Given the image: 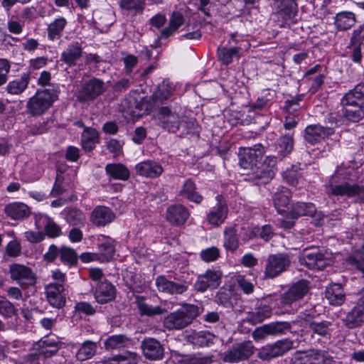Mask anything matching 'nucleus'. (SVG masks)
Masks as SVG:
<instances>
[{
	"instance_id": "18",
	"label": "nucleus",
	"mask_w": 364,
	"mask_h": 364,
	"mask_svg": "<svg viewBox=\"0 0 364 364\" xmlns=\"http://www.w3.org/2000/svg\"><path fill=\"white\" fill-rule=\"evenodd\" d=\"M217 203L208 213L206 220L213 226H219L224 223L228 213L226 200L221 195L216 196Z\"/></svg>"
},
{
	"instance_id": "4",
	"label": "nucleus",
	"mask_w": 364,
	"mask_h": 364,
	"mask_svg": "<svg viewBox=\"0 0 364 364\" xmlns=\"http://www.w3.org/2000/svg\"><path fill=\"white\" fill-rule=\"evenodd\" d=\"M57 95L53 90H38L27 102L26 111L33 117L42 115L51 107Z\"/></svg>"
},
{
	"instance_id": "48",
	"label": "nucleus",
	"mask_w": 364,
	"mask_h": 364,
	"mask_svg": "<svg viewBox=\"0 0 364 364\" xmlns=\"http://www.w3.org/2000/svg\"><path fill=\"white\" fill-rule=\"evenodd\" d=\"M326 298L331 305L339 306L345 301V294L340 284H334L326 290Z\"/></svg>"
},
{
	"instance_id": "11",
	"label": "nucleus",
	"mask_w": 364,
	"mask_h": 364,
	"mask_svg": "<svg viewBox=\"0 0 364 364\" xmlns=\"http://www.w3.org/2000/svg\"><path fill=\"white\" fill-rule=\"evenodd\" d=\"M254 349L255 347L250 341L235 343L223 353V360L234 363L247 360L254 353Z\"/></svg>"
},
{
	"instance_id": "29",
	"label": "nucleus",
	"mask_w": 364,
	"mask_h": 364,
	"mask_svg": "<svg viewBox=\"0 0 364 364\" xmlns=\"http://www.w3.org/2000/svg\"><path fill=\"white\" fill-rule=\"evenodd\" d=\"M312 337L318 336L323 339H330L334 331L332 322L327 320L311 321L309 328Z\"/></svg>"
},
{
	"instance_id": "50",
	"label": "nucleus",
	"mask_w": 364,
	"mask_h": 364,
	"mask_svg": "<svg viewBox=\"0 0 364 364\" xmlns=\"http://www.w3.org/2000/svg\"><path fill=\"white\" fill-rule=\"evenodd\" d=\"M355 23V14L350 11H342L337 14L335 16L336 26L341 31L349 29Z\"/></svg>"
},
{
	"instance_id": "15",
	"label": "nucleus",
	"mask_w": 364,
	"mask_h": 364,
	"mask_svg": "<svg viewBox=\"0 0 364 364\" xmlns=\"http://www.w3.org/2000/svg\"><path fill=\"white\" fill-rule=\"evenodd\" d=\"M335 132L333 127L319 124L308 125L304 129V138L306 143L315 145L324 141Z\"/></svg>"
},
{
	"instance_id": "5",
	"label": "nucleus",
	"mask_w": 364,
	"mask_h": 364,
	"mask_svg": "<svg viewBox=\"0 0 364 364\" xmlns=\"http://www.w3.org/2000/svg\"><path fill=\"white\" fill-rule=\"evenodd\" d=\"M156 287L159 291L171 294L181 295L188 291L190 283L178 274L160 275L156 278Z\"/></svg>"
},
{
	"instance_id": "51",
	"label": "nucleus",
	"mask_w": 364,
	"mask_h": 364,
	"mask_svg": "<svg viewBox=\"0 0 364 364\" xmlns=\"http://www.w3.org/2000/svg\"><path fill=\"white\" fill-rule=\"evenodd\" d=\"M66 24L67 21L65 18H55L48 26V38L51 41L60 39Z\"/></svg>"
},
{
	"instance_id": "59",
	"label": "nucleus",
	"mask_w": 364,
	"mask_h": 364,
	"mask_svg": "<svg viewBox=\"0 0 364 364\" xmlns=\"http://www.w3.org/2000/svg\"><path fill=\"white\" fill-rule=\"evenodd\" d=\"M283 179L290 186H296L299 183L300 173L296 167L287 168L282 173Z\"/></svg>"
},
{
	"instance_id": "55",
	"label": "nucleus",
	"mask_w": 364,
	"mask_h": 364,
	"mask_svg": "<svg viewBox=\"0 0 364 364\" xmlns=\"http://www.w3.org/2000/svg\"><path fill=\"white\" fill-rule=\"evenodd\" d=\"M60 259L64 264L71 267L77 264L78 255L73 249L63 247L60 249Z\"/></svg>"
},
{
	"instance_id": "37",
	"label": "nucleus",
	"mask_w": 364,
	"mask_h": 364,
	"mask_svg": "<svg viewBox=\"0 0 364 364\" xmlns=\"http://www.w3.org/2000/svg\"><path fill=\"white\" fill-rule=\"evenodd\" d=\"M216 336L208 331L193 332L188 336V341L195 346H210L215 343Z\"/></svg>"
},
{
	"instance_id": "1",
	"label": "nucleus",
	"mask_w": 364,
	"mask_h": 364,
	"mask_svg": "<svg viewBox=\"0 0 364 364\" xmlns=\"http://www.w3.org/2000/svg\"><path fill=\"white\" fill-rule=\"evenodd\" d=\"M199 309L193 304H185L178 310L169 314L164 320V326L168 330H181L196 318Z\"/></svg>"
},
{
	"instance_id": "16",
	"label": "nucleus",
	"mask_w": 364,
	"mask_h": 364,
	"mask_svg": "<svg viewBox=\"0 0 364 364\" xmlns=\"http://www.w3.org/2000/svg\"><path fill=\"white\" fill-rule=\"evenodd\" d=\"M11 278L17 281L23 289L33 287L36 283V279L32 270L24 265L14 264L10 266Z\"/></svg>"
},
{
	"instance_id": "58",
	"label": "nucleus",
	"mask_w": 364,
	"mask_h": 364,
	"mask_svg": "<svg viewBox=\"0 0 364 364\" xmlns=\"http://www.w3.org/2000/svg\"><path fill=\"white\" fill-rule=\"evenodd\" d=\"M348 262L364 274V245L349 257Z\"/></svg>"
},
{
	"instance_id": "43",
	"label": "nucleus",
	"mask_w": 364,
	"mask_h": 364,
	"mask_svg": "<svg viewBox=\"0 0 364 364\" xmlns=\"http://www.w3.org/2000/svg\"><path fill=\"white\" fill-rule=\"evenodd\" d=\"M294 148L293 133H289L280 136L277 140L276 150L278 156L283 159L291 154Z\"/></svg>"
},
{
	"instance_id": "24",
	"label": "nucleus",
	"mask_w": 364,
	"mask_h": 364,
	"mask_svg": "<svg viewBox=\"0 0 364 364\" xmlns=\"http://www.w3.org/2000/svg\"><path fill=\"white\" fill-rule=\"evenodd\" d=\"M166 220L172 225H183L188 219V209L181 204H174L168 206L166 213Z\"/></svg>"
},
{
	"instance_id": "6",
	"label": "nucleus",
	"mask_w": 364,
	"mask_h": 364,
	"mask_svg": "<svg viewBox=\"0 0 364 364\" xmlns=\"http://www.w3.org/2000/svg\"><path fill=\"white\" fill-rule=\"evenodd\" d=\"M289 364H336L326 352L316 349L297 350L291 357Z\"/></svg>"
},
{
	"instance_id": "20",
	"label": "nucleus",
	"mask_w": 364,
	"mask_h": 364,
	"mask_svg": "<svg viewBox=\"0 0 364 364\" xmlns=\"http://www.w3.org/2000/svg\"><path fill=\"white\" fill-rule=\"evenodd\" d=\"M275 14L284 21L292 20L298 12V6L294 0H272V5Z\"/></svg>"
},
{
	"instance_id": "42",
	"label": "nucleus",
	"mask_w": 364,
	"mask_h": 364,
	"mask_svg": "<svg viewBox=\"0 0 364 364\" xmlns=\"http://www.w3.org/2000/svg\"><path fill=\"white\" fill-rule=\"evenodd\" d=\"M132 346H133V340L124 334L111 336L105 341L106 350L129 348Z\"/></svg>"
},
{
	"instance_id": "14",
	"label": "nucleus",
	"mask_w": 364,
	"mask_h": 364,
	"mask_svg": "<svg viewBox=\"0 0 364 364\" xmlns=\"http://www.w3.org/2000/svg\"><path fill=\"white\" fill-rule=\"evenodd\" d=\"M293 348V342L289 339H281L272 344L263 347L259 353V358L263 360L282 356Z\"/></svg>"
},
{
	"instance_id": "39",
	"label": "nucleus",
	"mask_w": 364,
	"mask_h": 364,
	"mask_svg": "<svg viewBox=\"0 0 364 364\" xmlns=\"http://www.w3.org/2000/svg\"><path fill=\"white\" fill-rule=\"evenodd\" d=\"M272 315V309L267 304L260 303L255 309L248 312L246 320L252 324H257L262 322Z\"/></svg>"
},
{
	"instance_id": "46",
	"label": "nucleus",
	"mask_w": 364,
	"mask_h": 364,
	"mask_svg": "<svg viewBox=\"0 0 364 364\" xmlns=\"http://www.w3.org/2000/svg\"><path fill=\"white\" fill-rule=\"evenodd\" d=\"M240 50L241 48L237 46H220L217 50L218 58L223 65H228L233 62L235 58L240 57Z\"/></svg>"
},
{
	"instance_id": "61",
	"label": "nucleus",
	"mask_w": 364,
	"mask_h": 364,
	"mask_svg": "<svg viewBox=\"0 0 364 364\" xmlns=\"http://www.w3.org/2000/svg\"><path fill=\"white\" fill-rule=\"evenodd\" d=\"M200 255L201 259L206 262H213L220 257V250L216 247H208L202 250Z\"/></svg>"
},
{
	"instance_id": "26",
	"label": "nucleus",
	"mask_w": 364,
	"mask_h": 364,
	"mask_svg": "<svg viewBox=\"0 0 364 364\" xmlns=\"http://www.w3.org/2000/svg\"><path fill=\"white\" fill-rule=\"evenodd\" d=\"M183 23L184 17L181 13L178 11L172 12L169 18L168 26L161 31L160 35L159 36L157 40L155 41L154 45L153 46L154 48L159 47V41L161 39L168 38L183 24Z\"/></svg>"
},
{
	"instance_id": "21",
	"label": "nucleus",
	"mask_w": 364,
	"mask_h": 364,
	"mask_svg": "<svg viewBox=\"0 0 364 364\" xmlns=\"http://www.w3.org/2000/svg\"><path fill=\"white\" fill-rule=\"evenodd\" d=\"M63 284L50 283L46 287L48 303L54 308L61 309L65 304V294Z\"/></svg>"
},
{
	"instance_id": "17",
	"label": "nucleus",
	"mask_w": 364,
	"mask_h": 364,
	"mask_svg": "<svg viewBox=\"0 0 364 364\" xmlns=\"http://www.w3.org/2000/svg\"><path fill=\"white\" fill-rule=\"evenodd\" d=\"M143 355L149 360H160L164 357V348L156 338H145L141 343Z\"/></svg>"
},
{
	"instance_id": "8",
	"label": "nucleus",
	"mask_w": 364,
	"mask_h": 364,
	"mask_svg": "<svg viewBox=\"0 0 364 364\" xmlns=\"http://www.w3.org/2000/svg\"><path fill=\"white\" fill-rule=\"evenodd\" d=\"M265 153V148L261 144H257L252 147L240 149L239 164L245 171L247 169H252V167L260 163L263 155Z\"/></svg>"
},
{
	"instance_id": "2",
	"label": "nucleus",
	"mask_w": 364,
	"mask_h": 364,
	"mask_svg": "<svg viewBox=\"0 0 364 364\" xmlns=\"http://www.w3.org/2000/svg\"><path fill=\"white\" fill-rule=\"evenodd\" d=\"M158 118L159 126L171 133H176L181 129L182 134H188L196 124L194 119L185 121L167 107H162L160 109Z\"/></svg>"
},
{
	"instance_id": "35",
	"label": "nucleus",
	"mask_w": 364,
	"mask_h": 364,
	"mask_svg": "<svg viewBox=\"0 0 364 364\" xmlns=\"http://www.w3.org/2000/svg\"><path fill=\"white\" fill-rule=\"evenodd\" d=\"M99 142L100 136L98 132L92 127H85L80 138L82 149L85 152H90L96 147Z\"/></svg>"
},
{
	"instance_id": "28",
	"label": "nucleus",
	"mask_w": 364,
	"mask_h": 364,
	"mask_svg": "<svg viewBox=\"0 0 364 364\" xmlns=\"http://www.w3.org/2000/svg\"><path fill=\"white\" fill-rule=\"evenodd\" d=\"M115 219L114 213L108 207L98 205L91 213L90 220L96 226H105Z\"/></svg>"
},
{
	"instance_id": "54",
	"label": "nucleus",
	"mask_w": 364,
	"mask_h": 364,
	"mask_svg": "<svg viewBox=\"0 0 364 364\" xmlns=\"http://www.w3.org/2000/svg\"><path fill=\"white\" fill-rule=\"evenodd\" d=\"M343 116L348 121L357 122L364 117V107L346 105L344 108Z\"/></svg>"
},
{
	"instance_id": "62",
	"label": "nucleus",
	"mask_w": 364,
	"mask_h": 364,
	"mask_svg": "<svg viewBox=\"0 0 364 364\" xmlns=\"http://www.w3.org/2000/svg\"><path fill=\"white\" fill-rule=\"evenodd\" d=\"M236 282L237 286L246 294H250L253 292L255 287L254 284L247 280L244 276L238 275L236 277Z\"/></svg>"
},
{
	"instance_id": "27",
	"label": "nucleus",
	"mask_w": 364,
	"mask_h": 364,
	"mask_svg": "<svg viewBox=\"0 0 364 364\" xmlns=\"http://www.w3.org/2000/svg\"><path fill=\"white\" fill-rule=\"evenodd\" d=\"M136 173L143 177L155 178L164 172L161 165L153 160H145L135 166Z\"/></svg>"
},
{
	"instance_id": "10",
	"label": "nucleus",
	"mask_w": 364,
	"mask_h": 364,
	"mask_svg": "<svg viewBox=\"0 0 364 364\" xmlns=\"http://www.w3.org/2000/svg\"><path fill=\"white\" fill-rule=\"evenodd\" d=\"M338 176H333L326 186L328 196L353 197L360 194L364 191V186L357 184H350L348 182L338 183Z\"/></svg>"
},
{
	"instance_id": "19",
	"label": "nucleus",
	"mask_w": 364,
	"mask_h": 364,
	"mask_svg": "<svg viewBox=\"0 0 364 364\" xmlns=\"http://www.w3.org/2000/svg\"><path fill=\"white\" fill-rule=\"evenodd\" d=\"M221 282V273L218 271L208 270L203 274L199 275L195 284V289L204 292L208 289H216Z\"/></svg>"
},
{
	"instance_id": "45",
	"label": "nucleus",
	"mask_w": 364,
	"mask_h": 364,
	"mask_svg": "<svg viewBox=\"0 0 364 364\" xmlns=\"http://www.w3.org/2000/svg\"><path fill=\"white\" fill-rule=\"evenodd\" d=\"M178 364H210L213 362L210 356L204 355L203 353H178Z\"/></svg>"
},
{
	"instance_id": "44",
	"label": "nucleus",
	"mask_w": 364,
	"mask_h": 364,
	"mask_svg": "<svg viewBox=\"0 0 364 364\" xmlns=\"http://www.w3.org/2000/svg\"><path fill=\"white\" fill-rule=\"evenodd\" d=\"M344 325L348 328H357L364 323V311L355 305L343 319Z\"/></svg>"
},
{
	"instance_id": "47",
	"label": "nucleus",
	"mask_w": 364,
	"mask_h": 364,
	"mask_svg": "<svg viewBox=\"0 0 364 364\" xmlns=\"http://www.w3.org/2000/svg\"><path fill=\"white\" fill-rule=\"evenodd\" d=\"M180 195L188 200L199 204L203 200V196L196 191V186L192 179H187L183 183Z\"/></svg>"
},
{
	"instance_id": "23",
	"label": "nucleus",
	"mask_w": 364,
	"mask_h": 364,
	"mask_svg": "<svg viewBox=\"0 0 364 364\" xmlns=\"http://www.w3.org/2000/svg\"><path fill=\"white\" fill-rule=\"evenodd\" d=\"M173 91V86L171 82L168 80H164L160 85H159L156 91L151 95L150 100L152 102H147L141 105V109H144L146 112L150 111L154 104H156L157 102H161L163 100H168Z\"/></svg>"
},
{
	"instance_id": "7",
	"label": "nucleus",
	"mask_w": 364,
	"mask_h": 364,
	"mask_svg": "<svg viewBox=\"0 0 364 364\" xmlns=\"http://www.w3.org/2000/svg\"><path fill=\"white\" fill-rule=\"evenodd\" d=\"M105 90L102 80L92 77L81 83L76 92V97L80 102H87L95 100Z\"/></svg>"
},
{
	"instance_id": "12",
	"label": "nucleus",
	"mask_w": 364,
	"mask_h": 364,
	"mask_svg": "<svg viewBox=\"0 0 364 364\" xmlns=\"http://www.w3.org/2000/svg\"><path fill=\"white\" fill-rule=\"evenodd\" d=\"M289 215L292 219H298L301 216H309L314 219V224L319 226L324 219V214L317 210L312 203L298 202L293 205L292 208L289 211Z\"/></svg>"
},
{
	"instance_id": "53",
	"label": "nucleus",
	"mask_w": 364,
	"mask_h": 364,
	"mask_svg": "<svg viewBox=\"0 0 364 364\" xmlns=\"http://www.w3.org/2000/svg\"><path fill=\"white\" fill-rule=\"evenodd\" d=\"M97 343L91 341H84L76 353L78 360L84 361L92 358L97 351Z\"/></svg>"
},
{
	"instance_id": "30",
	"label": "nucleus",
	"mask_w": 364,
	"mask_h": 364,
	"mask_svg": "<svg viewBox=\"0 0 364 364\" xmlns=\"http://www.w3.org/2000/svg\"><path fill=\"white\" fill-rule=\"evenodd\" d=\"M249 177V180L257 181V184H266L274 176L272 170L265 168L261 164L252 167V169H247L242 173Z\"/></svg>"
},
{
	"instance_id": "41",
	"label": "nucleus",
	"mask_w": 364,
	"mask_h": 364,
	"mask_svg": "<svg viewBox=\"0 0 364 364\" xmlns=\"http://www.w3.org/2000/svg\"><path fill=\"white\" fill-rule=\"evenodd\" d=\"M105 171L114 180L127 181L130 177L128 168L120 163L107 164L105 166Z\"/></svg>"
},
{
	"instance_id": "33",
	"label": "nucleus",
	"mask_w": 364,
	"mask_h": 364,
	"mask_svg": "<svg viewBox=\"0 0 364 364\" xmlns=\"http://www.w3.org/2000/svg\"><path fill=\"white\" fill-rule=\"evenodd\" d=\"M35 223L38 230L44 228L46 235L50 237H56L61 234L59 225L44 215H36Z\"/></svg>"
},
{
	"instance_id": "52",
	"label": "nucleus",
	"mask_w": 364,
	"mask_h": 364,
	"mask_svg": "<svg viewBox=\"0 0 364 364\" xmlns=\"http://www.w3.org/2000/svg\"><path fill=\"white\" fill-rule=\"evenodd\" d=\"M239 237L235 228H226L224 230L223 246L232 252H235L239 247Z\"/></svg>"
},
{
	"instance_id": "36",
	"label": "nucleus",
	"mask_w": 364,
	"mask_h": 364,
	"mask_svg": "<svg viewBox=\"0 0 364 364\" xmlns=\"http://www.w3.org/2000/svg\"><path fill=\"white\" fill-rule=\"evenodd\" d=\"M63 218L72 226L82 228L85 223V215L77 208H65L61 213Z\"/></svg>"
},
{
	"instance_id": "57",
	"label": "nucleus",
	"mask_w": 364,
	"mask_h": 364,
	"mask_svg": "<svg viewBox=\"0 0 364 364\" xmlns=\"http://www.w3.org/2000/svg\"><path fill=\"white\" fill-rule=\"evenodd\" d=\"M145 0H121L119 6L122 9L128 11H134L136 14H141L144 9Z\"/></svg>"
},
{
	"instance_id": "56",
	"label": "nucleus",
	"mask_w": 364,
	"mask_h": 364,
	"mask_svg": "<svg viewBox=\"0 0 364 364\" xmlns=\"http://www.w3.org/2000/svg\"><path fill=\"white\" fill-rule=\"evenodd\" d=\"M270 336H279L290 331L291 323L288 321H277L268 323Z\"/></svg>"
},
{
	"instance_id": "22",
	"label": "nucleus",
	"mask_w": 364,
	"mask_h": 364,
	"mask_svg": "<svg viewBox=\"0 0 364 364\" xmlns=\"http://www.w3.org/2000/svg\"><path fill=\"white\" fill-rule=\"evenodd\" d=\"M94 296L97 303L104 304L113 301L116 296L114 286L107 279L99 282L95 285Z\"/></svg>"
},
{
	"instance_id": "3",
	"label": "nucleus",
	"mask_w": 364,
	"mask_h": 364,
	"mask_svg": "<svg viewBox=\"0 0 364 364\" xmlns=\"http://www.w3.org/2000/svg\"><path fill=\"white\" fill-rule=\"evenodd\" d=\"M331 254L316 247L305 248L299 256V262L310 269L322 270L331 263Z\"/></svg>"
},
{
	"instance_id": "38",
	"label": "nucleus",
	"mask_w": 364,
	"mask_h": 364,
	"mask_svg": "<svg viewBox=\"0 0 364 364\" xmlns=\"http://www.w3.org/2000/svg\"><path fill=\"white\" fill-rule=\"evenodd\" d=\"M341 104L343 107L346 105L364 107V85H358L346 93L341 100Z\"/></svg>"
},
{
	"instance_id": "25",
	"label": "nucleus",
	"mask_w": 364,
	"mask_h": 364,
	"mask_svg": "<svg viewBox=\"0 0 364 364\" xmlns=\"http://www.w3.org/2000/svg\"><path fill=\"white\" fill-rule=\"evenodd\" d=\"M98 252L96 254L102 262L110 261L114 255L115 241L105 235H101L97 237Z\"/></svg>"
},
{
	"instance_id": "63",
	"label": "nucleus",
	"mask_w": 364,
	"mask_h": 364,
	"mask_svg": "<svg viewBox=\"0 0 364 364\" xmlns=\"http://www.w3.org/2000/svg\"><path fill=\"white\" fill-rule=\"evenodd\" d=\"M147 288V285L144 281H141L139 276L135 275L132 279V284L130 285L129 289L134 294H139L144 292Z\"/></svg>"
},
{
	"instance_id": "60",
	"label": "nucleus",
	"mask_w": 364,
	"mask_h": 364,
	"mask_svg": "<svg viewBox=\"0 0 364 364\" xmlns=\"http://www.w3.org/2000/svg\"><path fill=\"white\" fill-rule=\"evenodd\" d=\"M15 314L14 305L6 297L0 296V314L6 318H9Z\"/></svg>"
},
{
	"instance_id": "64",
	"label": "nucleus",
	"mask_w": 364,
	"mask_h": 364,
	"mask_svg": "<svg viewBox=\"0 0 364 364\" xmlns=\"http://www.w3.org/2000/svg\"><path fill=\"white\" fill-rule=\"evenodd\" d=\"M232 292L230 289H221L216 295L218 302L228 307L232 304L231 303Z\"/></svg>"
},
{
	"instance_id": "34",
	"label": "nucleus",
	"mask_w": 364,
	"mask_h": 364,
	"mask_svg": "<svg viewBox=\"0 0 364 364\" xmlns=\"http://www.w3.org/2000/svg\"><path fill=\"white\" fill-rule=\"evenodd\" d=\"M4 211L8 217L17 220H23L31 214L29 207L20 202L11 203L6 205Z\"/></svg>"
},
{
	"instance_id": "9",
	"label": "nucleus",
	"mask_w": 364,
	"mask_h": 364,
	"mask_svg": "<svg viewBox=\"0 0 364 364\" xmlns=\"http://www.w3.org/2000/svg\"><path fill=\"white\" fill-rule=\"evenodd\" d=\"M290 264V257L287 253H277L269 255L265 265V277L274 278L279 276L288 269Z\"/></svg>"
},
{
	"instance_id": "31",
	"label": "nucleus",
	"mask_w": 364,
	"mask_h": 364,
	"mask_svg": "<svg viewBox=\"0 0 364 364\" xmlns=\"http://www.w3.org/2000/svg\"><path fill=\"white\" fill-rule=\"evenodd\" d=\"M291 198V192L286 187L281 186L274 192L272 200L273 204L278 212L282 215L286 213V208L288 207Z\"/></svg>"
},
{
	"instance_id": "49",
	"label": "nucleus",
	"mask_w": 364,
	"mask_h": 364,
	"mask_svg": "<svg viewBox=\"0 0 364 364\" xmlns=\"http://www.w3.org/2000/svg\"><path fill=\"white\" fill-rule=\"evenodd\" d=\"M29 80L28 74L23 73L20 77L9 82L6 86V90L12 95H20L28 87Z\"/></svg>"
},
{
	"instance_id": "32",
	"label": "nucleus",
	"mask_w": 364,
	"mask_h": 364,
	"mask_svg": "<svg viewBox=\"0 0 364 364\" xmlns=\"http://www.w3.org/2000/svg\"><path fill=\"white\" fill-rule=\"evenodd\" d=\"M82 48L81 44L78 42H73L63 51L60 60L69 66H74L82 57Z\"/></svg>"
},
{
	"instance_id": "13",
	"label": "nucleus",
	"mask_w": 364,
	"mask_h": 364,
	"mask_svg": "<svg viewBox=\"0 0 364 364\" xmlns=\"http://www.w3.org/2000/svg\"><path fill=\"white\" fill-rule=\"evenodd\" d=\"M309 282L301 279L294 284L280 296V305L282 307L290 306L294 303L301 299L309 289Z\"/></svg>"
},
{
	"instance_id": "40",
	"label": "nucleus",
	"mask_w": 364,
	"mask_h": 364,
	"mask_svg": "<svg viewBox=\"0 0 364 364\" xmlns=\"http://www.w3.org/2000/svg\"><path fill=\"white\" fill-rule=\"evenodd\" d=\"M135 303L141 316H154L161 315L166 312V309L159 306H153L145 302V297L139 295H134Z\"/></svg>"
}]
</instances>
